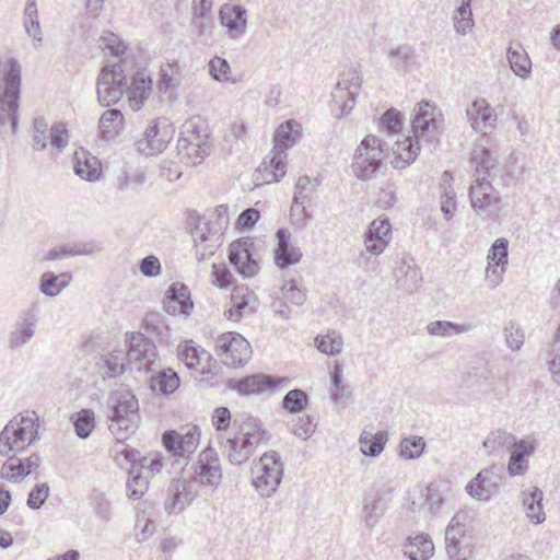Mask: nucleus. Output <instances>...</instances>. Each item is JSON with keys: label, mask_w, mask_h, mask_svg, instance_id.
I'll return each instance as SVG.
<instances>
[{"label": "nucleus", "mask_w": 560, "mask_h": 560, "mask_svg": "<svg viewBox=\"0 0 560 560\" xmlns=\"http://www.w3.org/2000/svg\"><path fill=\"white\" fill-rule=\"evenodd\" d=\"M252 294L247 292V288H235L231 294V306L224 311L228 319L238 322L243 317L245 311L249 306Z\"/></svg>", "instance_id": "58836bf2"}, {"label": "nucleus", "mask_w": 560, "mask_h": 560, "mask_svg": "<svg viewBox=\"0 0 560 560\" xmlns=\"http://www.w3.org/2000/svg\"><path fill=\"white\" fill-rule=\"evenodd\" d=\"M542 499L544 492L538 487H532L521 492V501L525 515L535 525L546 520Z\"/></svg>", "instance_id": "5701e85b"}, {"label": "nucleus", "mask_w": 560, "mask_h": 560, "mask_svg": "<svg viewBox=\"0 0 560 560\" xmlns=\"http://www.w3.org/2000/svg\"><path fill=\"white\" fill-rule=\"evenodd\" d=\"M164 310L170 314L189 315L194 308L189 289L180 282L172 283L163 301Z\"/></svg>", "instance_id": "aec40b11"}, {"label": "nucleus", "mask_w": 560, "mask_h": 560, "mask_svg": "<svg viewBox=\"0 0 560 560\" xmlns=\"http://www.w3.org/2000/svg\"><path fill=\"white\" fill-rule=\"evenodd\" d=\"M510 452L511 456L508 464L509 475L512 477L523 475L528 468L526 458L534 452L533 444L525 440L516 441V444L513 445Z\"/></svg>", "instance_id": "c756f323"}, {"label": "nucleus", "mask_w": 560, "mask_h": 560, "mask_svg": "<svg viewBox=\"0 0 560 560\" xmlns=\"http://www.w3.org/2000/svg\"><path fill=\"white\" fill-rule=\"evenodd\" d=\"M516 441L512 433L503 429H495L486 436L482 446L488 455H503L512 450Z\"/></svg>", "instance_id": "c85d7f7f"}, {"label": "nucleus", "mask_w": 560, "mask_h": 560, "mask_svg": "<svg viewBox=\"0 0 560 560\" xmlns=\"http://www.w3.org/2000/svg\"><path fill=\"white\" fill-rule=\"evenodd\" d=\"M506 346L512 351H518L524 343V332L515 323L511 322L504 327Z\"/></svg>", "instance_id": "69168bd1"}, {"label": "nucleus", "mask_w": 560, "mask_h": 560, "mask_svg": "<svg viewBox=\"0 0 560 560\" xmlns=\"http://www.w3.org/2000/svg\"><path fill=\"white\" fill-rule=\"evenodd\" d=\"M23 25L26 34L33 38L34 47H38L43 43L42 28L38 21V10L36 0H26Z\"/></svg>", "instance_id": "c9c22d12"}, {"label": "nucleus", "mask_w": 560, "mask_h": 560, "mask_svg": "<svg viewBox=\"0 0 560 560\" xmlns=\"http://www.w3.org/2000/svg\"><path fill=\"white\" fill-rule=\"evenodd\" d=\"M248 238H240L230 244L229 261L244 278H250L258 271V265L253 259Z\"/></svg>", "instance_id": "a211bd4d"}, {"label": "nucleus", "mask_w": 560, "mask_h": 560, "mask_svg": "<svg viewBox=\"0 0 560 560\" xmlns=\"http://www.w3.org/2000/svg\"><path fill=\"white\" fill-rule=\"evenodd\" d=\"M425 447V441L421 436L404 438L399 444V455L406 459H415L421 456Z\"/></svg>", "instance_id": "5fc2aeb1"}, {"label": "nucleus", "mask_w": 560, "mask_h": 560, "mask_svg": "<svg viewBox=\"0 0 560 560\" xmlns=\"http://www.w3.org/2000/svg\"><path fill=\"white\" fill-rule=\"evenodd\" d=\"M282 381L281 378H275L266 374H253L237 381L233 388L241 395L249 396L270 390Z\"/></svg>", "instance_id": "b1692460"}, {"label": "nucleus", "mask_w": 560, "mask_h": 560, "mask_svg": "<svg viewBox=\"0 0 560 560\" xmlns=\"http://www.w3.org/2000/svg\"><path fill=\"white\" fill-rule=\"evenodd\" d=\"M253 486L261 497L269 498L278 489L283 476V465L277 452H266L254 470Z\"/></svg>", "instance_id": "1a4fd4ad"}, {"label": "nucleus", "mask_w": 560, "mask_h": 560, "mask_svg": "<svg viewBox=\"0 0 560 560\" xmlns=\"http://www.w3.org/2000/svg\"><path fill=\"white\" fill-rule=\"evenodd\" d=\"M509 241L504 237L498 238L491 246L487 259L495 267H501L504 271L505 265H508V252Z\"/></svg>", "instance_id": "6e6d98bb"}, {"label": "nucleus", "mask_w": 560, "mask_h": 560, "mask_svg": "<svg viewBox=\"0 0 560 560\" xmlns=\"http://www.w3.org/2000/svg\"><path fill=\"white\" fill-rule=\"evenodd\" d=\"M434 106L428 101H421L415 109L411 120L412 137H406L396 142V153L402 162V166L413 162L420 149L428 148L429 151L438 142V118L434 114Z\"/></svg>", "instance_id": "f03ea898"}, {"label": "nucleus", "mask_w": 560, "mask_h": 560, "mask_svg": "<svg viewBox=\"0 0 560 560\" xmlns=\"http://www.w3.org/2000/svg\"><path fill=\"white\" fill-rule=\"evenodd\" d=\"M183 483L177 480L168 491V498L164 502V509L168 515L180 512L189 502L188 493L183 492Z\"/></svg>", "instance_id": "09e8293b"}, {"label": "nucleus", "mask_w": 560, "mask_h": 560, "mask_svg": "<svg viewBox=\"0 0 560 560\" xmlns=\"http://www.w3.org/2000/svg\"><path fill=\"white\" fill-rule=\"evenodd\" d=\"M179 66L178 61L167 62L161 67L160 80L158 89L162 93H166L168 90L179 85Z\"/></svg>", "instance_id": "49530a36"}, {"label": "nucleus", "mask_w": 560, "mask_h": 560, "mask_svg": "<svg viewBox=\"0 0 560 560\" xmlns=\"http://www.w3.org/2000/svg\"><path fill=\"white\" fill-rule=\"evenodd\" d=\"M125 341L128 345V362L135 364L139 371H149L158 357L154 342L142 332H127Z\"/></svg>", "instance_id": "ddd939ff"}, {"label": "nucleus", "mask_w": 560, "mask_h": 560, "mask_svg": "<svg viewBox=\"0 0 560 560\" xmlns=\"http://www.w3.org/2000/svg\"><path fill=\"white\" fill-rule=\"evenodd\" d=\"M470 2L471 0H462V4L456 9L453 16L456 31L463 35L474 26Z\"/></svg>", "instance_id": "603ef678"}, {"label": "nucleus", "mask_w": 560, "mask_h": 560, "mask_svg": "<svg viewBox=\"0 0 560 560\" xmlns=\"http://www.w3.org/2000/svg\"><path fill=\"white\" fill-rule=\"evenodd\" d=\"M49 139L48 126L43 117L34 119L33 124V149L43 151L47 148V140Z\"/></svg>", "instance_id": "0e129e2a"}, {"label": "nucleus", "mask_w": 560, "mask_h": 560, "mask_svg": "<svg viewBox=\"0 0 560 560\" xmlns=\"http://www.w3.org/2000/svg\"><path fill=\"white\" fill-rule=\"evenodd\" d=\"M49 140L52 149L62 151L69 142V135L66 125L62 122L55 124L49 130Z\"/></svg>", "instance_id": "774afa93"}, {"label": "nucleus", "mask_w": 560, "mask_h": 560, "mask_svg": "<svg viewBox=\"0 0 560 560\" xmlns=\"http://www.w3.org/2000/svg\"><path fill=\"white\" fill-rule=\"evenodd\" d=\"M381 494L378 492L366 494L363 498L361 510V522L364 529L372 532L383 515V509L380 505Z\"/></svg>", "instance_id": "473e14b6"}, {"label": "nucleus", "mask_w": 560, "mask_h": 560, "mask_svg": "<svg viewBox=\"0 0 560 560\" xmlns=\"http://www.w3.org/2000/svg\"><path fill=\"white\" fill-rule=\"evenodd\" d=\"M177 352L179 360L188 369L196 370L201 374L207 372V363L211 359V354L208 351L185 342L178 346Z\"/></svg>", "instance_id": "bb28decb"}, {"label": "nucleus", "mask_w": 560, "mask_h": 560, "mask_svg": "<svg viewBox=\"0 0 560 560\" xmlns=\"http://www.w3.org/2000/svg\"><path fill=\"white\" fill-rule=\"evenodd\" d=\"M179 386V377L172 369H165L152 376L150 387L154 393L170 395Z\"/></svg>", "instance_id": "ea45409f"}, {"label": "nucleus", "mask_w": 560, "mask_h": 560, "mask_svg": "<svg viewBox=\"0 0 560 560\" xmlns=\"http://www.w3.org/2000/svg\"><path fill=\"white\" fill-rule=\"evenodd\" d=\"M122 114L117 108H110L105 110L100 118L98 128L103 138L112 139L116 133L117 129L122 122Z\"/></svg>", "instance_id": "c03bdc74"}, {"label": "nucleus", "mask_w": 560, "mask_h": 560, "mask_svg": "<svg viewBox=\"0 0 560 560\" xmlns=\"http://www.w3.org/2000/svg\"><path fill=\"white\" fill-rule=\"evenodd\" d=\"M100 365L104 371V377L115 378L125 372V355L122 351H113L101 358Z\"/></svg>", "instance_id": "a18cd8bd"}, {"label": "nucleus", "mask_w": 560, "mask_h": 560, "mask_svg": "<svg viewBox=\"0 0 560 560\" xmlns=\"http://www.w3.org/2000/svg\"><path fill=\"white\" fill-rule=\"evenodd\" d=\"M215 350L222 362L233 368L246 364L253 353L250 343L242 335L233 331L217 338Z\"/></svg>", "instance_id": "f8f14e48"}, {"label": "nucleus", "mask_w": 560, "mask_h": 560, "mask_svg": "<svg viewBox=\"0 0 560 560\" xmlns=\"http://www.w3.org/2000/svg\"><path fill=\"white\" fill-rule=\"evenodd\" d=\"M397 284L408 293L417 291L422 281L420 269L416 265L402 261L396 269Z\"/></svg>", "instance_id": "f704fd0d"}, {"label": "nucleus", "mask_w": 560, "mask_h": 560, "mask_svg": "<svg viewBox=\"0 0 560 560\" xmlns=\"http://www.w3.org/2000/svg\"><path fill=\"white\" fill-rule=\"evenodd\" d=\"M40 465V458L37 454H32L27 458L21 460L11 456L1 467V475L5 478H14L18 476H28Z\"/></svg>", "instance_id": "2f4dec72"}, {"label": "nucleus", "mask_w": 560, "mask_h": 560, "mask_svg": "<svg viewBox=\"0 0 560 560\" xmlns=\"http://www.w3.org/2000/svg\"><path fill=\"white\" fill-rule=\"evenodd\" d=\"M148 490V480L139 471L130 470L127 481V494L132 500H139Z\"/></svg>", "instance_id": "680f3d73"}, {"label": "nucleus", "mask_w": 560, "mask_h": 560, "mask_svg": "<svg viewBox=\"0 0 560 560\" xmlns=\"http://www.w3.org/2000/svg\"><path fill=\"white\" fill-rule=\"evenodd\" d=\"M278 245L275 249V261L280 268H285L300 261L302 253L290 244V233L287 229H279L276 234Z\"/></svg>", "instance_id": "393cba45"}, {"label": "nucleus", "mask_w": 560, "mask_h": 560, "mask_svg": "<svg viewBox=\"0 0 560 560\" xmlns=\"http://www.w3.org/2000/svg\"><path fill=\"white\" fill-rule=\"evenodd\" d=\"M108 429L118 442L125 441L137 429L139 404L129 390L112 392L107 399Z\"/></svg>", "instance_id": "20e7f679"}, {"label": "nucleus", "mask_w": 560, "mask_h": 560, "mask_svg": "<svg viewBox=\"0 0 560 560\" xmlns=\"http://www.w3.org/2000/svg\"><path fill=\"white\" fill-rule=\"evenodd\" d=\"M508 60L512 71L521 77L526 78L530 73L532 62L521 44H511L506 51Z\"/></svg>", "instance_id": "e433bc0d"}, {"label": "nucleus", "mask_w": 560, "mask_h": 560, "mask_svg": "<svg viewBox=\"0 0 560 560\" xmlns=\"http://www.w3.org/2000/svg\"><path fill=\"white\" fill-rule=\"evenodd\" d=\"M405 556L409 560H428L433 556L434 545L428 535L408 537L404 545Z\"/></svg>", "instance_id": "7c9ffc66"}, {"label": "nucleus", "mask_w": 560, "mask_h": 560, "mask_svg": "<svg viewBox=\"0 0 560 560\" xmlns=\"http://www.w3.org/2000/svg\"><path fill=\"white\" fill-rule=\"evenodd\" d=\"M90 505L96 517L108 521L112 512V501L106 492L101 489H93L89 495Z\"/></svg>", "instance_id": "de8ad7c7"}, {"label": "nucleus", "mask_w": 560, "mask_h": 560, "mask_svg": "<svg viewBox=\"0 0 560 560\" xmlns=\"http://www.w3.org/2000/svg\"><path fill=\"white\" fill-rule=\"evenodd\" d=\"M362 78L355 68L343 71L331 92L332 113L340 118L348 115L361 89Z\"/></svg>", "instance_id": "9b49d317"}, {"label": "nucleus", "mask_w": 560, "mask_h": 560, "mask_svg": "<svg viewBox=\"0 0 560 560\" xmlns=\"http://www.w3.org/2000/svg\"><path fill=\"white\" fill-rule=\"evenodd\" d=\"M21 82V66L16 59H10L9 70L4 77V91L0 97V122L10 121L13 130L18 127Z\"/></svg>", "instance_id": "6e6552de"}, {"label": "nucleus", "mask_w": 560, "mask_h": 560, "mask_svg": "<svg viewBox=\"0 0 560 560\" xmlns=\"http://www.w3.org/2000/svg\"><path fill=\"white\" fill-rule=\"evenodd\" d=\"M495 468V466H492L480 470L466 486L467 493L477 499L489 498L491 489L497 486L499 479V476L494 472Z\"/></svg>", "instance_id": "a878e982"}, {"label": "nucleus", "mask_w": 560, "mask_h": 560, "mask_svg": "<svg viewBox=\"0 0 560 560\" xmlns=\"http://www.w3.org/2000/svg\"><path fill=\"white\" fill-rule=\"evenodd\" d=\"M315 186L311 184V179L306 176H302L298 179L295 184V192L293 198V205L291 210L293 212L298 211L300 206L302 207V212L305 211L304 200L308 199V197L313 194Z\"/></svg>", "instance_id": "13d9d810"}, {"label": "nucleus", "mask_w": 560, "mask_h": 560, "mask_svg": "<svg viewBox=\"0 0 560 560\" xmlns=\"http://www.w3.org/2000/svg\"><path fill=\"white\" fill-rule=\"evenodd\" d=\"M308 404L307 394L299 388H294L289 390L283 399L282 407L283 409L290 411L291 413H300L302 412Z\"/></svg>", "instance_id": "864d4df0"}, {"label": "nucleus", "mask_w": 560, "mask_h": 560, "mask_svg": "<svg viewBox=\"0 0 560 560\" xmlns=\"http://www.w3.org/2000/svg\"><path fill=\"white\" fill-rule=\"evenodd\" d=\"M299 136L300 126L294 121H285L276 129L271 155L266 156L257 168V173L265 183L278 182L285 175V151L295 142Z\"/></svg>", "instance_id": "7ed1b4c3"}, {"label": "nucleus", "mask_w": 560, "mask_h": 560, "mask_svg": "<svg viewBox=\"0 0 560 560\" xmlns=\"http://www.w3.org/2000/svg\"><path fill=\"white\" fill-rule=\"evenodd\" d=\"M238 434L244 439H250L252 443L256 446L266 439L267 432L261 428L258 419L247 416L240 424Z\"/></svg>", "instance_id": "8fccbe9b"}, {"label": "nucleus", "mask_w": 560, "mask_h": 560, "mask_svg": "<svg viewBox=\"0 0 560 560\" xmlns=\"http://www.w3.org/2000/svg\"><path fill=\"white\" fill-rule=\"evenodd\" d=\"M176 149L180 162L191 166L202 163L211 150L207 126L195 120L185 122Z\"/></svg>", "instance_id": "39448f33"}, {"label": "nucleus", "mask_w": 560, "mask_h": 560, "mask_svg": "<svg viewBox=\"0 0 560 560\" xmlns=\"http://www.w3.org/2000/svg\"><path fill=\"white\" fill-rule=\"evenodd\" d=\"M250 441V439H244L242 435L237 434L232 439H226L221 447L232 464L242 465L249 459L257 447Z\"/></svg>", "instance_id": "4be33fe9"}, {"label": "nucleus", "mask_w": 560, "mask_h": 560, "mask_svg": "<svg viewBox=\"0 0 560 560\" xmlns=\"http://www.w3.org/2000/svg\"><path fill=\"white\" fill-rule=\"evenodd\" d=\"M124 83H114L113 85L97 86V100L102 106H110L116 104L124 95Z\"/></svg>", "instance_id": "4d7b16f0"}, {"label": "nucleus", "mask_w": 560, "mask_h": 560, "mask_svg": "<svg viewBox=\"0 0 560 560\" xmlns=\"http://www.w3.org/2000/svg\"><path fill=\"white\" fill-rule=\"evenodd\" d=\"M425 329L431 336L450 337L454 334L458 335L471 330L472 325L469 323L456 324L448 320H435L429 323Z\"/></svg>", "instance_id": "79ce46f5"}, {"label": "nucleus", "mask_w": 560, "mask_h": 560, "mask_svg": "<svg viewBox=\"0 0 560 560\" xmlns=\"http://www.w3.org/2000/svg\"><path fill=\"white\" fill-rule=\"evenodd\" d=\"M75 174L88 182L97 180L102 175V166L100 160L81 149L75 152Z\"/></svg>", "instance_id": "cd10ccee"}, {"label": "nucleus", "mask_w": 560, "mask_h": 560, "mask_svg": "<svg viewBox=\"0 0 560 560\" xmlns=\"http://www.w3.org/2000/svg\"><path fill=\"white\" fill-rule=\"evenodd\" d=\"M219 20L232 39L241 38L246 32V10L242 5L223 4L219 11Z\"/></svg>", "instance_id": "6ab92c4d"}, {"label": "nucleus", "mask_w": 560, "mask_h": 560, "mask_svg": "<svg viewBox=\"0 0 560 560\" xmlns=\"http://www.w3.org/2000/svg\"><path fill=\"white\" fill-rule=\"evenodd\" d=\"M195 480L201 486L217 488L222 480V469L217 452L207 447L195 465Z\"/></svg>", "instance_id": "f3484780"}, {"label": "nucleus", "mask_w": 560, "mask_h": 560, "mask_svg": "<svg viewBox=\"0 0 560 560\" xmlns=\"http://www.w3.org/2000/svg\"><path fill=\"white\" fill-rule=\"evenodd\" d=\"M231 67L226 59L221 57H213L209 61V72L213 80L218 82H232L236 83L235 79H232L229 74Z\"/></svg>", "instance_id": "bf43d9fd"}, {"label": "nucleus", "mask_w": 560, "mask_h": 560, "mask_svg": "<svg viewBox=\"0 0 560 560\" xmlns=\"http://www.w3.org/2000/svg\"><path fill=\"white\" fill-rule=\"evenodd\" d=\"M291 431L302 440L310 439L315 432L314 417L310 415L296 417L292 420Z\"/></svg>", "instance_id": "e2e57ef3"}, {"label": "nucleus", "mask_w": 560, "mask_h": 560, "mask_svg": "<svg viewBox=\"0 0 560 560\" xmlns=\"http://www.w3.org/2000/svg\"><path fill=\"white\" fill-rule=\"evenodd\" d=\"M464 516L455 514L445 529L446 552L452 560H466L472 553L471 539L466 535Z\"/></svg>", "instance_id": "4468645a"}, {"label": "nucleus", "mask_w": 560, "mask_h": 560, "mask_svg": "<svg viewBox=\"0 0 560 560\" xmlns=\"http://www.w3.org/2000/svg\"><path fill=\"white\" fill-rule=\"evenodd\" d=\"M472 162L476 164V170L469 188L470 205L480 218L495 220L503 205L492 182L501 168L490 151L485 148L475 150Z\"/></svg>", "instance_id": "f257e3e1"}, {"label": "nucleus", "mask_w": 560, "mask_h": 560, "mask_svg": "<svg viewBox=\"0 0 560 560\" xmlns=\"http://www.w3.org/2000/svg\"><path fill=\"white\" fill-rule=\"evenodd\" d=\"M200 439V430L191 425L184 433L174 430L165 431L162 435L163 445L174 456H189L192 454Z\"/></svg>", "instance_id": "dca6fc26"}, {"label": "nucleus", "mask_w": 560, "mask_h": 560, "mask_svg": "<svg viewBox=\"0 0 560 560\" xmlns=\"http://www.w3.org/2000/svg\"><path fill=\"white\" fill-rule=\"evenodd\" d=\"M382 160L381 141L375 136L369 135L361 141L354 152L352 171L358 178L369 180L380 170Z\"/></svg>", "instance_id": "9d476101"}, {"label": "nucleus", "mask_w": 560, "mask_h": 560, "mask_svg": "<svg viewBox=\"0 0 560 560\" xmlns=\"http://www.w3.org/2000/svg\"><path fill=\"white\" fill-rule=\"evenodd\" d=\"M317 349L328 355L335 357L342 351L343 341L341 336L331 331L327 335H319L315 338Z\"/></svg>", "instance_id": "3c124183"}, {"label": "nucleus", "mask_w": 560, "mask_h": 560, "mask_svg": "<svg viewBox=\"0 0 560 560\" xmlns=\"http://www.w3.org/2000/svg\"><path fill=\"white\" fill-rule=\"evenodd\" d=\"M548 370L552 380L560 385V340L556 338L547 354Z\"/></svg>", "instance_id": "338daca9"}, {"label": "nucleus", "mask_w": 560, "mask_h": 560, "mask_svg": "<svg viewBox=\"0 0 560 560\" xmlns=\"http://www.w3.org/2000/svg\"><path fill=\"white\" fill-rule=\"evenodd\" d=\"M225 206L219 207L215 221L200 218L191 231L195 244V254L198 261L210 258L222 243V223H228L222 212H226Z\"/></svg>", "instance_id": "0eeeda50"}, {"label": "nucleus", "mask_w": 560, "mask_h": 560, "mask_svg": "<svg viewBox=\"0 0 560 560\" xmlns=\"http://www.w3.org/2000/svg\"><path fill=\"white\" fill-rule=\"evenodd\" d=\"M466 114L471 127L483 135L495 125L497 116L488 102L483 98L474 101Z\"/></svg>", "instance_id": "412c9836"}, {"label": "nucleus", "mask_w": 560, "mask_h": 560, "mask_svg": "<svg viewBox=\"0 0 560 560\" xmlns=\"http://www.w3.org/2000/svg\"><path fill=\"white\" fill-rule=\"evenodd\" d=\"M388 434L386 431H378L372 433L363 430L359 438L360 450L365 456L376 457L378 456L387 442Z\"/></svg>", "instance_id": "4c0bfd02"}, {"label": "nucleus", "mask_w": 560, "mask_h": 560, "mask_svg": "<svg viewBox=\"0 0 560 560\" xmlns=\"http://www.w3.org/2000/svg\"><path fill=\"white\" fill-rule=\"evenodd\" d=\"M126 82L122 67L119 63L106 66L101 70L97 78V86L113 85L114 83Z\"/></svg>", "instance_id": "052dcab7"}, {"label": "nucleus", "mask_w": 560, "mask_h": 560, "mask_svg": "<svg viewBox=\"0 0 560 560\" xmlns=\"http://www.w3.org/2000/svg\"><path fill=\"white\" fill-rule=\"evenodd\" d=\"M173 135L172 125L166 119L153 120L137 141V150L147 156L161 153L170 143Z\"/></svg>", "instance_id": "2eb2a0df"}, {"label": "nucleus", "mask_w": 560, "mask_h": 560, "mask_svg": "<svg viewBox=\"0 0 560 560\" xmlns=\"http://www.w3.org/2000/svg\"><path fill=\"white\" fill-rule=\"evenodd\" d=\"M38 424L35 413L18 416L10 420L0 433V454L23 452L37 439Z\"/></svg>", "instance_id": "423d86ee"}, {"label": "nucleus", "mask_w": 560, "mask_h": 560, "mask_svg": "<svg viewBox=\"0 0 560 560\" xmlns=\"http://www.w3.org/2000/svg\"><path fill=\"white\" fill-rule=\"evenodd\" d=\"M36 316L32 312H27L16 328L10 334L9 348L12 350L19 349L26 345L35 334Z\"/></svg>", "instance_id": "72a5a7b5"}, {"label": "nucleus", "mask_w": 560, "mask_h": 560, "mask_svg": "<svg viewBox=\"0 0 560 560\" xmlns=\"http://www.w3.org/2000/svg\"><path fill=\"white\" fill-rule=\"evenodd\" d=\"M71 280V273L45 272L40 279V291L47 296H56L65 289Z\"/></svg>", "instance_id": "a19ab883"}, {"label": "nucleus", "mask_w": 560, "mask_h": 560, "mask_svg": "<svg viewBox=\"0 0 560 560\" xmlns=\"http://www.w3.org/2000/svg\"><path fill=\"white\" fill-rule=\"evenodd\" d=\"M70 420L80 439H88L95 428V413L92 409H82L71 415Z\"/></svg>", "instance_id": "37998d69"}]
</instances>
